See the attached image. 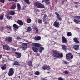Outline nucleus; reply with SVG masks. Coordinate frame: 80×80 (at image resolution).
I'll return each instance as SVG.
<instances>
[{
	"label": "nucleus",
	"mask_w": 80,
	"mask_h": 80,
	"mask_svg": "<svg viewBox=\"0 0 80 80\" xmlns=\"http://www.w3.org/2000/svg\"><path fill=\"white\" fill-rule=\"evenodd\" d=\"M79 46L78 45H74L73 47L75 50H78L79 49Z\"/></svg>",
	"instance_id": "nucleus-15"
},
{
	"label": "nucleus",
	"mask_w": 80,
	"mask_h": 80,
	"mask_svg": "<svg viewBox=\"0 0 80 80\" xmlns=\"http://www.w3.org/2000/svg\"><path fill=\"white\" fill-rule=\"evenodd\" d=\"M15 54L18 58H19L21 57V53L19 52H15Z\"/></svg>",
	"instance_id": "nucleus-9"
},
{
	"label": "nucleus",
	"mask_w": 80,
	"mask_h": 80,
	"mask_svg": "<svg viewBox=\"0 0 80 80\" xmlns=\"http://www.w3.org/2000/svg\"><path fill=\"white\" fill-rule=\"evenodd\" d=\"M42 80H47V79L45 78H44V79H42Z\"/></svg>",
	"instance_id": "nucleus-56"
},
{
	"label": "nucleus",
	"mask_w": 80,
	"mask_h": 80,
	"mask_svg": "<svg viewBox=\"0 0 80 80\" xmlns=\"http://www.w3.org/2000/svg\"><path fill=\"white\" fill-rule=\"evenodd\" d=\"M42 19H38V22L39 24H42Z\"/></svg>",
	"instance_id": "nucleus-29"
},
{
	"label": "nucleus",
	"mask_w": 80,
	"mask_h": 80,
	"mask_svg": "<svg viewBox=\"0 0 80 80\" xmlns=\"http://www.w3.org/2000/svg\"><path fill=\"white\" fill-rule=\"evenodd\" d=\"M11 49H12V51H16V49H14V48H11Z\"/></svg>",
	"instance_id": "nucleus-49"
},
{
	"label": "nucleus",
	"mask_w": 80,
	"mask_h": 80,
	"mask_svg": "<svg viewBox=\"0 0 80 80\" xmlns=\"http://www.w3.org/2000/svg\"><path fill=\"white\" fill-rule=\"evenodd\" d=\"M64 73L65 74H68V71H65L64 72Z\"/></svg>",
	"instance_id": "nucleus-47"
},
{
	"label": "nucleus",
	"mask_w": 80,
	"mask_h": 80,
	"mask_svg": "<svg viewBox=\"0 0 80 80\" xmlns=\"http://www.w3.org/2000/svg\"><path fill=\"white\" fill-rule=\"evenodd\" d=\"M75 7H76V8L77 7V6L76 5V6H75Z\"/></svg>",
	"instance_id": "nucleus-62"
},
{
	"label": "nucleus",
	"mask_w": 80,
	"mask_h": 80,
	"mask_svg": "<svg viewBox=\"0 0 80 80\" xmlns=\"http://www.w3.org/2000/svg\"><path fill=\"white\" fill-rule=\"evenodd\" d=\"M35 74L36 75H40V72L39 71H37L35 72Z\"/></svg>",
	"instance_id": "nucleus-32"
},
{
	"label": "nucleus",
	"mask_w": 80,
	"mask_h": 80,
	"mask_svg": "<svg viewBox=\"0 0 80 80\" xmlns=\"http://www.w3.org/2000/svg\"><path fill=\"white\" fill-rule=\"evenodd\" d=\"M63 79L61 77H59L58 78V80H63Z\"/></svg>",
	"instance_id": "nucleus-48"
},
{
	"label": "nucleus",
	"mask_w": 80,
	"mask_h": 80,
	"mask_svg": "<svg viewBox=\"0 0 80 80\" xmlns=\"http://www.w3.org/2000/svg\"><path fill=\"white\" fill-rule=\"evenodd\" d=\"M27 64L28 66H32V61H30L27 62Z\"/></svg>",
	"instance_id": "nucleus-20"
},
{
	"label": "nucleus",
	"mask_w": 80,
	"mask_h": 80,
	"mask_svg": "<svg viewBox=\"0 0 80 80\" xmlns=\"http://www.w3.org/2000/svg\"><path fill=\"white\" fill-rule=\"evenodd\" d=\"M46 17H47V15L45 14L44 16L43 20L45 21L46 20Z\"/></svg>",
	"instance_id": "nucleus-39"
},
{
	"label": "nucleus",
	"mask_w": 80,
	"mask_h": 80,
	"mask_svg": "<svg viewBox=\"0 0 80 80\" xmlns=\"http://www.w3.org/2000/svg\"><path fill=\"white\" fill-rule=\"evenodd\" d=\"M67 42V40L64 37H62V42L63 43H65Z\"/></svg>",
	"instance_id": "nucleus-13"
},
{
	"label": "nucleus",
	"mask_w": 80,
	"mask_h": 80,
	"mask_svg": "<svg viewBox=\"0 0 80 80\" xmlns=\"http://www.w3.org/2000/svg\"><path fill=\"white\" fill-rule=\"evenodd\" d=\"M34 39L35 40H36V41H37L38 40H40V39H41V38L40 37L38 36L36 38H34Z\"/></svg>",
	"instance_id": "nucleus-21"
},
{
	"label": "nucleus",
	"mask_w": 80,
	"mask_h": 80,
	"mask_svg": "<svg viewBox=\"0 0 80 80\" xmlns=\"http://www.w3.org/2000/svg\"><path fill=\"white\" fill-rule=\"evenodd\" d=\"M40 12V10L39 9H37L36 10V12Z\"/></svg>",
	"instance_id": "nucleus-53"
},
{
	"label": "nucleus",
	"mask_w": 80,
	"mask_h": 80,
	"mask_svg": "<svg viewBox=\"0 0 80 80\" xmlns=\"http://www.w3.org/2000/svg\"><path fill=\"white\" fill-rule=\"evenodd\" d=\"M32 49L36 53L38 52V49L36 47H32Z\"/></svg>",
	"instance_id": "nucleus-14"
},
{
	"label": "nucleus",
	"mask_w": 80,
	"mask_h": 80,
	"mask_svg": "<svg viewBox=\"0 0 80 80\" xmlns=\"http://www.w3.org/2000/svg\"><path fill=\"white\" fill-rule=\"evenodd\" d=\"M12 39H12V38L11 37H7L5 38V41H6V42H11L12 41Z\"/></svg>",
	"instance_id": "nucleus-5"
},
{
	"label": "nucleus",
	"mask_w": 80,
	"mask_h": 80,
	"mask_svg": "<svg viewBox=\"0 0 80 80\" xmlns=\"http://www.w3.org/2000/svg\"><path fill=\"white\" fill-rule=\"evenodd\" d=\"M53 25L56 28H59V23L57 21H55L54 22Z\"/></svg>",
	"instance_id": "nucleus-6"
},
{
	"label": "nucleus",
	"mask_w": 80,
	"mask_h": 80,
	"mask_svg": "<svg viewBox=\"0 0 80 80\" xmlns=\"http://www.w3.org/2000/svg\"><path fill=\"white\" fill-rule=\"evenodd\" d=\"M16 8V6L15 5H13L11 7V9H12V10H13V9H15Z\"/></svg>",
	"instance_id": "nucleus-33"
},
{
	"label": "nucleus",
	"mask_w": 80,
	"mask_h": 80,
	"mask_svg": "<svg viewBox=\"0 0 80 80\" xmlns=\"http://www.w3.org/2000/svg\"><path fill=\"white\" fill-rule=\"evenodd\" d=\"M73 21L76 24H78V23H80V20H77V19H74Z\"/></svg>",
	"instance_id": "nucleus-22"
},
{
	"label": "nucleus",
	"mask_w": 80,
	"mask_h": 80,
	"mask_svg": "<svg viewBox=\"0 0 80 80\" xmlns=\"http://www.w3.org/2000/svg\"><path fill=\"white\" fill-rule=\"evenodd\" d=\"M0 2L2 3H4V2H5V0H0Z\"/></svg>",
	"instance_id": "nucleus-45"
},
{
	"label": "nucleus",
	"mask_w": 80,
	"mask_h": 80,
	"mask_svg": "<svg viewBox=\"0 0 80 80\" xmlns=\"http://www.w3.org/2000/svg\"><path fill=\"white\" fill-rule=\"evenodd\" d=\"M32 45L33 47H39L42 46H41V44L38 43H33Z\"/></svg>",
	"instance_id": "nucleus-8"
},
{
	"label": "nucleus",
	"mask_w": 80,
	"mask_h": 80,
	"mask_svg": "<svg viewBox=\"0 0 80 80\" xmlns=\"http://www.w3.org/2000/svg\"><path fill=\"white\" fill-rule=\"evenodd\" d=\"M73 40H74V42L76 43H79V41L78 40V39H77V38H74Z\"/></svg>",
	"instance_id": "nucleus-16"
},
{
	"label": "nucleus",
	"mask_w": 80,
	"mask_h": 80,
	"mask_svg": "<svg viewBox=\"0 0 80 80\" xmlns=\"http://www.w3.org/2000/svg\"><path fill=\"white\" fill-rule=\"evenodd\" d=\"M62 49L63 50H67V47L65 46V45H62Z\"/></svg>",
	"instance_id": "nucleus-31"
},
{
	"label": "nucleus",
	"mask_w": 80,
	"mask_h": 80,
	"mask_svg": "<svg viewBox=\"0 0 80 80\" xmlns=\"http://www.w3.org/2000/svg\"><path fill=\"white\" fill-rule=\"evenodd\" d=\"M43 22H45V25H47V20H45V21H44V20H43Z\"/></svg>",
	"instance_id": "nucleus-50"
},
{
	"label": "nucleus",
	"mask_w": 80,
	"mask_h": 80,
	"mask_svg": "<svg viewBox=\"0 0 80 80\" xmlns=\"http://www.w3.org/2000/svg\"><path fill=\"white\" fill-rule=\"evenodd\" d=\"M8 0V1H9V2H11V1L12 2V0Z\"/></svg>",
	"instance_id": "nucleus-58"
},
{
	"label": "nucleus",
	"mask_w": 80,
	"mask_h": 80,
	"mask_svg": "<svg viewBox=\"0 0 80 80\" xmlns=\"http://www.w3.org/2000/svg\"><path fill=\"white\" fill-rule=\"evenodd\" d=\"M5 17L6 18H8V19L9 20V19H11V18H12V17L11 16H9L8 15H6L5 16Z\"/></svg>",
	"instance_id": "nucleus-27"
},
{
	"label": "nucleus",
	"mask_w": 80,
	"mask_h": 80,
	"mask_svg": "<svg viewBox=\"0 0 80 80\" xmlns=\"http://www.w3.org/2000/svg\"><path fill=\"white\" fill-rule=\"evenodd\" d=\"M4 67H7V65L6 64H4Z\"/></svg>",
	"instance_id": "nucleus-57"
},
{
	"label": "nucleus",
	"mask_w": 80,
	"mask_h": 80,
	"mask_svg": "<svg viewBox=\"0 0 80 80\" xmlns=\"http://www.w3.org/2000/svg\"><path fill=\"white\" fill-rule=\"evenodd\" d=\"M2 70H5L6 68V67H5L4 66H2L1 68Z\"/></svg>",
	"instance_id": "nucleus-40"
},
{
	"label": "nucleus",
	"mask_w": 80,
	"mask_h": 80,
	"mask_svg": "<svg viewBox=\"0 0 80 80\" xmlns=\"http://www.w3.org/2000/svg\"><path fill=\"white\" fill-rule=\"evenodd\" d=\"M45 2L44 1H42V3H43V2Z\"/></svg>",
	"instance_id": "nucleus-60"
},
{
	"label": "nucleus",
	"mask_w": 80,
	"mask_h": 80,
	"mask_svg": "<svg viewBox=\"0 0 80 80\" xmlns=\"http://www.w3.org/2000/svg\"><path fill=\"white\" fill-rule=\"evenodd\" d=\"M18 23L20 25H23V21L21 20H19L18 21Z\"/></svg>",
	"instance_id": "nucleus-17"
},
{
	"label": "nucleus",
	"mask_w": 80,
	"mask_h": 80,
	"mask_svg": "<svg viewBox=\"0 0 80 80\" xmlns=\"http://www.w3.org/2000/svg\"><path fill=\"white\" fill-rule=\"evenodd\" d=\"M17 7L18 8V10L20 11L21 9V6H20V4L19 3L17 4Z\"/></svg>",
	"instance_id": "nucleus-19"
},
{
	"label": "nucleus",
	"mask_w": 80,
	"mask_h": 80,
	"mask_svg": "<svg viewBox=\"0 0 80 80\" xmlns=\"http://www.w3.org/2000/svg\"><path fill=\"white\" fill-rule=\"evenodd\" d=\"M74 3L75 4V5H79L80 4V3H79V2H74Z\"/></svg>",
	"instance_id": "nucleus-42"
},
{
	"label": "nucleus",
	"mask_w": 80,
	"mask_h": 80,
	"mask_svg": "<svg viewBox=\"0 0 80 80\" xmlns=\"http://www.w3.org/2000/svg\"><path fill=\"white\" fill-rule=\"evenodd\" d=\"M12 2H18V0H12Z\"/></svg>",
	"instance_id": "nucleus-51"
},
{
	"label": "nucleus",
	"mask_w": 80,
	"mask_h": 80,
	"mask_svg": "<svg viewBox=\"0 0 80 80\" xmlns=\"http://www.w3.org/2000/svg\"><path fill=\"white\" fill-rule=\"evenodd\" d=\"M14 74V71L13 68H11L9 70L8 75L9 76H12Z\"/></svg>",
	"instance_id": "nucleus-4"
},
{
	"label": "nucleus",
	"mask_w": 80,
	"mask_h": 80,
	"mask_svg": "<svg viewBox=\"0 0 80 80\" xmlns=\"http://www.w3.org/2000/svg\"><path fill=\"white\" fill-rule=\"evenodd\" d=\"M8 13L9 14V15H14L15 13V11L11 10L9 11Z\"/></svg>",
	"instance_id": "nucleus-12"
},
{
	"label": "nucleus",
	"mask_w": 80,
	"mask_h": 80,
	"mask_svg": "<svg viewBox=\"0 0 80 80\" xmlns=\"http://www.w3.org/2000/svg\"><path fill=\"white\" fill-rule=\"evenodd\" d=\"M47 73H50V72H47Z\"/></svg>",
	"instance_id": "nucleus-61"
},
{
	"label": "nucleus",
	"mask_w": 80,
	"mask_h": 80,
	"mask_svg": "<svg viewBox=\"0 0 80 80\" xmlns=\"http://www.w3.org/2000/svg\"><path fill=\"white\" fill-rule=\"evenodd\" d=\"M32 43V42H28V43Z\"/></svg>",
	"instance_id": "nucleus-59"
},
{
	"label": "nucleus",
	"mask_w": 80,
	"mask_h": 80,
	"mask_svg": "<svg viewBox=\"0 0 80 80\" xmlns=\"http://www.w3.org/2000/svg\"><path fill=\"white\" fill-rule=\"evenodd\" d=\"M6 27H7V28H9L10 30H11V28H11V26L9 25L6 26Z\"/></svg>",
	"instance_id": "nucleus-43"
},
{
	"label": "nucleus",
	"mask_w": 80,
	"mask_h": 80,
	"mask_svg": "<svg viewBox=\"0 0 80 80\" xmlns=\"http://www.w3.org/2000/svg\"><path fill=\"white\" fill-rule=\"evenodd\" d=\"M63 62L65 64H66V65L68 64V62L66 61H63Z\"/></svg>",
	"instance_id": "nucleus-44"
},
{
	"label": "nucleus",
	"mask_w": 80,
	"mask_h": 80,
	"mask_svg": "<svg viewBox=\"0 0 80 80\" xmlns=\"http://www.w3.org/2000/svg\"><path fill=\"white\" fill-rule=\"evenodd\" d=\"M67 35H68V37L72 36V33L71 32H68L67 33Z\"/></svg>",
	"instance_id": "nucleus-34"
},
{
	"label": "nucleus",
	"mask_w": 80,
	"mask_h": 80,
	"mask_svg": "<svg viewBox=\"0 0 80 80\" xmlns=\"http://www.w3.org/2000/svg\"><path fill=\"white\" fill-rule=\"evenodd\" d=\"M3 48L5 50H9L10 48V47L8 46H3Z\"/></svg>",
	"instance_id": "nucleus-7"
},
{
	"label": "nucleus",
	"mask_w": 80,
	"mask_h": 80,
	"mask_svg": "<svg viewBox=\"0 0 80 80\" xmlns=\"http://www.w3.org/2000/svg\"><path fill=\"white\" fill-rule=\"evenodd\" d=\"M44 1L45 2V3L47 5H49L50 3L49 0H44Z\"/></svg>",
	"instance_id": "nucleus-25"
},
{
	"label": "nucleus",
	"mask_w": 80,
	"mask_h": 80,
	"mask_svg": "<svg viewBox=\"0 0 80 80\" xmlns=\"http://www.w3.org/2000/svg\"><path fill=\"white\" fill-rule=\"evenodd\" d=\"M27 30L28 32L29 31H31L32 29L31 28L28 27V28H27Z\"/></svg>",
	"instance_id": "nucleus-38"
},
{
	"label": "nucleus",
	"mask_w": 80,
	"mask_h": 80,
	"mask_svg": "<svg viewBox=\"0 0 80 80\" xmlns=\"http://www.w3.org/2000/svg\"><path fill=\"white\" fill-rule=\"evenodd\" d=\"M57 18L59 20H60V21H61L62 20V18H61V17H60V16H59L57 17Z\"/></svg>",
	"instance_id": "nucleus-35"
},
{
	"label": "nucleus",
	"mask_w": 80,
	"mask_h": 80,
	"mask_svg": "<svg viewBox=\"0 0 80 80\" xmlns=\"http://www.w3.org/2000/svg\"><path fill=\"white\" fill-rule=\"evenodd\" d=\"M23 46L22 47V50H25L27 48V44H25V43H23Z\"/></svg>",
	"instance_id": "nucleus-23"
},
{
	"label": "nucleus",
	"mask_w": 80,
	"mask_h": 80,
	"mask_svg": "<svg viewBox=\"0 0 80 80\" xmlns=\"http://www.w3.org/2000/svg\"><path fill=\"white\" fill-rule=\"evenodd\" d=\"M62 4H63V3H64V1H62Z\"/></svg>",
	"instance_id": "nucleus-54"
},
{
	"label": "nucleus",
	"mask_w": 80,
	"mask_h": 80,
	"mask_svg": "<svg viewBox=\"0 0 80 80\" xmlns=\"http://www.w3.org/2000/svg\"><path fill=\"white\" fill-rule=\"evenodd\" d=\"M25 7H27V6H25Z\"/></svg>",
	"instance_id": "nucleus-64"
},
{
	"label": "nucleus",
	"mask_w": 80,
	"mask_h": 80,
	"mask_svg": "<svg viewBox=\"0 0 80 80\" xmlns=\"http://www.w3.org/2000/svg\"><path fill=\"white\" fill-rule=\"evenodd\" d=\"M73 55H72L71 52H69L66 55V59L70 62H72L71 59H73Z\"/></svg>",
	"instance_id": "nucleus-2"
},
{
	"label": "nucleus",
	"mask_w": 80,
	"mask_h": 80,
	"mask_svg": "<svg viewBox=\"0 0 80 80\" xmlns=\"http://www.w3.org/2000/svg\"><path fill=\"white\" fill-rule=\"evenodd\" d=\"M55 14H56V15H57V17H58V16H60V15H59L58 13V12H55Z\"/></svg>",
	"instance_id": "nucleus-46"
},
{
	"label": "nucleus",
	"mask_w": 80,
	"mask_h": 80,
	"mask_svg": "<svg viewBox=\"0 0 80 80\" xmlns=\"http://www.w3.org/2000/svg\"><path fill=\"white\" fill-rule=\"evenodd\" d=\"M2 56L1 55H0V59L2 58Z\"/></svg>",
	"instance_id": "nucleus-55"
},
{
	"label": "nucleus",
	"mask_w": 80,
	"mask_h": 80,
	"mask_svg": "<svg viewBox=\"0 0 80 80\" xmlns=\"http://www.w3.org/2000/svg\"><path fill=\"white\" fill-rule=\"evenodd\" d=\"M18 77H19V78H20V76H18Z\"/></svg>",
	"instance_id": "nucleus-63"
},
{
	"label": "nucleus",
	"mask_w": 80,
	"mask_h": 80,
	"mask_svg": "<svg viewBox=\"0 0 80 80\" xmlns=\"http://www.w3.org/2000/svg\"><path fill=\"white\" fill-rule=\"evenodd\" d=\"M35 55H36V56H40V54H39L38 53H36V54H35Z\"/></svg>",
	"instance_id": "nucleus-52"
},
{
	"label": "nucleus",
	"mask_w": 80,
	"mask_h": 80,
	"mask_svg": "<svg viewBox=\"0 0 80 80\" xmlns=\"http://www.w3.org/2000/svg\"><path fill=\"white\" fill-rule=\"evenodd\" d=\"M34 29H35L36 33H37L38 32V28H37V27L36 26H34Z\"/></svg>",
	"instance_id": "nucleus-24"
},
{
	"label": "nucleus",
	"mask_w": 80,
	"mask_h": 80,
	"mask_svg": "<svg viewBox=\"0 0 80 80\" xmlns=\"http://www.w3.org/2000/svg\"><path fill=\"white\" fill-rule=\"evenodd\" d=\"M24 2L26 3H27V4H28V5H29L30 4V0H24Z\"/></svg>",
	"instance_id": "nucleus-26"
},
{
	"label": "nucleus",
	"mask_w": 80,
	"mask_h": 80,
	"mask_svg": "<svg viewBox=\"0 0 80 80\" xmlns=\"http://www.w3.org/2000/svg\"><path fill=\"white\" fill-rule=\"evenodd\" d=\"M44 48L41 47L39 50V51L40 53H42V52H43V50H44Z\"/></svg>",
	"instance_id": "nucleus-18"
},
{
	"label": "nucleus",
	"mask_w": 80,
	"mask_h": 80,
	"mask_svg": "<svg viewBox=\"0 0 80 80\" xmlns=\"http://www.w3.org/2000/svg\"><path fill=\"white\" fill-rule=\"evenodd\" d=\"M13 65H18L19 63H18V62L17 61H15Z\"/></svg>",
	"instance_id": "nucleus-30"
},
{
	"label": "nucleus",
	"mask_w": 80,
	"mask_h": 80,
	"mask_svg": "<svg viewBox=\"0 0 80 80\" xmlns=\"http://www.w3.org/2000/svg\"><path fill=\"white\" fill-rule=\"evenodd\" d=\"M0 30L1 32H3L4 31V27H2L0 28Z\"/></svg>",
	"instance_id": "nucleus-37"
},
{
	"label": "nucleus",
	"mask_w": 80,
	"mask_h": 80,
	"mask_svg": "<svg viewBox=\"0 0 80 80\" xmlns=\"http://www.w3.org/2000/svg\"><path fill=\"white\" fill-rule=\"evenodd\" d=\"M48 68L50 69V67L49 66L47 65H45L43 67V70H47V69Z\"/></svg>",
	"instance_id": "nucleus-11"
},
{
	"label": "nucleus",
	"mask_w": 80,
	"mask_h": 80,
	"mask_svg": "<svg viewBox=\"0 0 80 80\" xmlns=\"http://www.w3.org/2000/svg\"><path fill=\"white\" fill-rule=\"evenodd\" d=\"M35 5L39 8H45V6L44 5L38 2H35Z\"/></svg>",
	"instance_id": "nucleus-3"
},
{
	"label": "nucleus",
	"mask_w": 80,
	"mask_h": 80,
	"mask_svg": "<svg viewBox=\"0 0 80 80\" xmlns=\"http://www.w3.org/2000/svg\"><path fill=\"white\" fill-rule=\"evenodd\" d=\"M14 30H17L18 29V26L16 24H14L13 26Z\"/></svg>",
	"instance_id": "nucleus-10"
},
{
	"label": "nucleus",
	"mask_w": 80,
	"mask_h": 80,
	"mask_svg": "<svg viewBox=\"0 0 80 80\" xmlns=\"http://www.w3.org/2000/svg\"><path fill=\"white\" fill-rule=\"evenodd\" d=\"M3 15H1V16H0V20H3Z\"/></svg>",
	"instance_id": "nucleus-41"
},
{
	"label": "nucleus",
	"mask_w": 80,
	"mask_h": 80,
	"mask_svg": "<svg viewBox=\"0 0 80 80\" xmlns=\"http://www.w3.org/2000/svg\"><path fill=\"white\" fill-rule=\"evenodd\" d=\"M53 56L54 57L57 58L59 57L62 58V57H63V54L62 53L60 54V52L58 51H55L53 52Z\"/></svg>",
	"instance_id": "nucleus-1"
},
{
	"label": "nucleus",
	"mask_w": 80,
	"mask_h": 80,
	"mask_svg": "<svg viewBox=\"0 0 80 80\" xmlns=\"http://www.w3.org/2000/svg\"><path fill=\"white\" fill-rule=\"evenodd\" d=\"M75 18H77V19H79V20H80V16H75Z\"/></svg>",
	"instance_id": "nucleus-36"
},
{
	"label": "nucleus",
	"mask_w": 80,
	"mask_h": 80,
	"mask_svg": "<svg viewBox=\"0 0 80 80\" xmlns=\"http://www.w3.org/2000/svg\"><path fill=\"white\" fill-rule=\"evenodd\" d=\"M32 22V20L30 18H29L27 19V23H30L31 22Z\"/></svg>",
	"instance_id": "nucleus-28"
}]
</instances>
